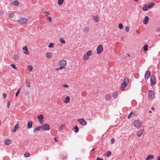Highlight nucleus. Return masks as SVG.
Instances as JSON below:
<instances>
[{
  "label": "nucleus",
  "mask_w": 160,
  "mask_h": 160,
  "mask_svg": "<svg viewBox=\"0 0 160 160\" xmlns=\"http://www.w3.org/2000/svg\"><path fill=\"white\" fill-rule=\"evenodd\" d=\"M129 79L128 77L124 78V80L123 82L122 83L121 86V89L122 91H124L125 89V87L127 86L129 82Z\"/></svg>",
  "instance_id": "obj_1"
},
{
  "label": "nucleus",
  "mask_w": 160,
  "mask_h": 160,
  "mask_svg": "<svg viewBox=\"0 0 160 160\" xmlns=\"http://www.w3.org/2000/svg\"><path fill=\"white\" fill-rule=\"evenodd\" d=\"M142 124V122L139 120H135L134 122V126L138 128H139L141 127Z\"/></svg>",
  "instance_id": "obj_2"
},
{
  "label": "nucleus",
  "mask_w": 160,
  "mask_h": 160,
  "mask_svg": "<svg viewBox=\"0 0 160 160\" xmlns=\"http://www.w3.org/2000/svg\"><path fill=\"white\" fill-rule=\"evenodd\" d=\"M41 128L43 130L48 131L50 129V126L48 124L46 123L41 125Z\"/></svg>",
  "instance_id": "obj_3"
},
{
  "label": "nucleus",
  "mask_w": 160,
  "mask_h": 160,
  "mask_svg": "<svg viewBox=\"0 0 160 160\" xmlns=\"http://www.w3.org/2000/svg\"><path fill=\"white\" fill-rule=\"evenodd\" d=\"M27 22V20L25 18H22L18 21V24L20 25H22L25 24Z\"/></svg>",
  "instance_id": "obj_4"
},
{
  "label": "nucleus",
  "mask_w": 160,
  "mask_h": 160,
  "mask_svg": "<svg viewBox=\"0 0 160 160\" xmlns=\"http://www.w3.org/2000/svg\"><path fill=\"white\" fill-rule=\"evenodd\" d=\"M103 46L101 45H99L97 48V53L98 54L101 53L103 50Z\"/></svg>",
  "instance_id": "obj_5"
},
{
  "label": "nucleus",
  "mask_w": 160,
  "mask_h": 160,
  "mask_svg": "<svg viewBox=\"0 0 160 160\" xmlns=\"http://www.w3.org/2000/svg\"><path fill=\"white\" fill-rule=\"evenodd\" d=\"M156 82V79L153 76H151L150 78V84L151 86H153Z\"/></svg>",
  "instance_id": "obj_6"
},
{
  "label": "nucleus",
  "mask_w": 160,
  "mask_h": 160,
  "mask_svg": "<svg viewBox=\"0 0 160 160\" xmlns=\"http://www.w3.org/2000/svg\"><path fill=\"white\" fill-rule=\"evenodd\" d=\"M154 97L153 91L152 90H149L148 91V98L149 99H152Z\"/></svg>",
  "instance_id": "obj_7"
},
{
  "label": "nucleus",
  "mask_w": 160,
  "mask_h": 160,
  "mask_svg": "<svg viewBox=\"0 0 160 160\" xmlns=\"http://www.w3.org/2000/svg\"><path fill=\"white\" fill-rule=\"evenodd\" d=\"M78 121L82 126L86 125L87 124L86 121L83 118L78 119Z\"/></svg>",
  "instance_id": "obj_8"
},
{
  "label": "nucleus",
  "mask_w": 160,
  "mask_h": 160,
  "mask_svg": "<svg viewBox=\"0 0 160 160\" xmlns=\"http://www.w3.org/2000/svg\"><path fill=\"white\" fill-rule=\"evenodd\" d=\"M67 61L65 60H62L60 61L59 65L61 66L64 67L67 64Z\"/></svg>",
  "instance_id": "obj_9"
},
{
  "label": "nucleus",
  "mask_w": 160,
  "mask_h": 160,
  "mask_svg": "<svg viewBox=\"0 0 160 160\" xmlns=\"http://www.w3.org/2000/svg\"><path fill=\"white\" fill-rule=\"evenodd\" d=\"M151 75V73L149 71H147L145 73V78L147 80L150 77Z\"/></svg>",
  "instance_id": "obj_10"
},
{
  "label": "nucleus",
  "mask_w": 160,
  "mask_h": 160,
  "mask_svg": "<svg viewBox=\"0 0 160 160\" xmlns=\"http://www.w3.org/2000/svg\"><path fill=\"white\" fill-rule=\"evenodd\" d=\"M10 5L11 6H12V5H14L15 6H18L19 5V3L18 1L15 0L13 2H12L11 3H10Z\"/></svg>",
  "instance_id": "obj_11"
},
{
  "label": "nucleus",
  "mask_w": 160,
  "mask_h": 160,
  "mask_svg": "<svg viewBox=\"0 0 160 160\" xmlns=\"http://www.w3.org/2000/svg\"><path fill=\"white\" fill-rule=\"evenodd\" d=\"M149 20V18L148 16H146L143 20V22L144 24L146 25L148 23Z\"/></svg>",
  "instance_id": "obj_12"
},
{
  "label": "nucleus",
  "mask_w": 160,
  "mask_h": 160,
  "mask_svg": "<svg viewBox=\"0 0 160 160\" xmlns=\"http://www.w3.org/2000/svg\"><path fill=\"white\" fill-rule=\"evenodd\" d=\"M89 31V28L88 26H86L83 29V32L86 33H88Z\"/></svg>",
  "instance_id": "obj_13"
},
{
  "label": "nucleus",
  "mask_w": 160,
  "mask_h": 160,
  "mask_svg": "<svg viewBox=\"0 0 160 160\" xmlns=\"http://www.w3.org/2000/svg\"><path fill=\"white\" fill-rule=\"evenodd\" d=\"M23 50L25 51L24 52V53L28 55L29 54V52L28 51V49L27 46H24L22 48Z\"/></svg>",
  "instance_id": "obj_14"
},
{
  "label": "nucleus",
  "mask_w": 160,
  "mask_h": 160,
  "mask_svg": "<svg viewBox=\"0 0 160 160\" xmlns=\"http://www.w3.org/2000/svg\"><path fill=\"white\" fill-rule=\"evenodd\" d=\"M32 125V121H29L28 123V128H31Z\"/></svg>",
  "instance_id": "obj_15"
},
{
  "label": "nucleus",
  "mask_w": 160,
  "mask_h": 160,
  "mask_svg": "<svg viewBox=\"0 0 160 160\" xmlns=\"http://www.w3.org/2000/svg\"><path fill=\"white\" fill-rule=\"evenodd\" d=\"M154 157L153 155H148L147 157L146 158V160H150L151 159H152L154 158Z\"/></svg>",
  "instance_id": "obj_16"
},
{
  "label": "nucleus",
  "mask_w": 160,
  "mask_h": 160,
  "mask_svg": "<svg viewBox=\"0 0 160 160\" xmlns=\"http://www.w3.org/2000/svg\"><path fill=\"white\" fill-rule=\"evenodd\" d=\"M4 142L6 145H9L11 143V141L9 139H7L5 140Z\"/></svg>",
  "instance_id": "obj_17"
},
{
  "label": "nucleus",
  "mask_w": 160,
  "mask_h": 160,
  "mask_svg": "<svg viewBox=\"0 0 160 160\" xmlns=\"http://www.w3.org/2000/svg\"><path fill=\"white\" fill-rule=\"evenodd\" d=\"M143 130L142 129H140L137 133V136L138 137L140 136L141 135L142 133Z\"/></svg>",
  "instance_id": "obj_18"
},
{
  "label": "nucleus",
  "mask_w": 160,
  "mask_h": 160,
  "mask_svg": "<svg viewBox=\"0 0 160 160\" xmlns=\"http://www.w3.org/2000/svg\"><path fill=\"white\" fill-rule=\"evenodd\" d=\"M70 99V97L69 96H68L66 97L65 100L64 101V102L65 103H67L69 102Z\"/></svg>",
  "instance_id": "obj_19"
},
{
  "label": "nucleus",
  "mask_w": 160,
  "mask_h": 160,
  "mask_svg": "<svg viewBox=\"0 0 160 160\" xmlns=\"http://www.w3.org/2000/svg\"><path fill=\"white\" fill-rule=\"evenodd\" d=\"M92 51L91 50L87 52L86 54H85V56H89L92 54Z\"/></svg>",
  "instance_id": "obj_20"
},
{
  "label": "nucleus",
  "mask_w": 160,
  "mask_h": 160,
  "mask_svg": "<svg viewBox=\"0 0 160 160\" xmlns=\"http://www.w3.org/2000/svg\"><path fill=\"white\" fill-rule=\"evenodd\" d=\"M112 96L114 98H117L118 96V93L117 92L115 91L113 92L112 93Z\"/></svg>",
  "instance_id": "obj_21"
},
{
  "label": "nucleus",
  "mask_w": 160,
  "mask_h": 160,
  "mask_svg": "<svg viewBox=\"0 0 160 160\" xmlns=\"http://www.w3.org/2000/svg\"><path fill=\"white\" fill-rule=\"evenodd\" d=\"M148 8H148L147 5L146 4H145L142 9L143 11H147L148 10Z\"/></svg>",
  "instance_id": "obj_22"
},
{
  "label": "nucleus",
  "mask_w": 160,
  "mask_h": 160,
  "mask_svg": "<svg viewBox=\"0 0 160 160\" xmlns=\"http://www.w3.org/2000/svg\"><path fill=\"white\" fill-rule=\"evenodd\" d=\"M111 98V96L110 94H107L106 96V99L107 100H109Z\"/></svg>",
  "instance_id": "obj_23"
},
{
  "label": "nucleus",
  "mask_w": 160,
  "mask_h": 160,
  "mask_svg": "<svg viewBox=\"0 0 160 160\" xmlns=\"http://www.w3.org/2000/svg\"><path fill=\"white\" fill-rule=\"evenodd\" d=\"M93 20L95 21H96L97 22H98L99 21V18L97 16H94V17Z\"/></svg>",
  "instance_id": "obj_24"
},
{
  "label": "nucleus",
  "mask_w": 160,
  "mask_h": 160,
  "mask_svg": "<svg viewBox=\"0 0 160 160\" xmlns=\"http://www.w3.org/2000/svg\"><path fill=\"white\" fill-rule=\"evenodd\" d=\"M18 126V124H17L13 128V129L12 130V132H15L16 131L17 129L18 128H17V126Z\"/></svg>",
  "instance_id": "obj_25"
},
{
  "label": "nucleus",
  "mask_w": 160,
  "mask_h": 160,
  "mask_svg": "<svg viewBox=\"0 0 160 160\" xmlns=\"http://www.w3.org/2000/svg\"><path fill=\"white\" fill-rule=\"evenodd\" d=\"M64 0H58V4L60 6L63 3Z\"/></svg>",
  "instance_id": "obj_26"
},
{
  "label": "nucleus",
  "mask_w": 160,
  "mask_h": 160,
  "mask_svg": "<svg viewBox=\"0 0 160 160\" xmlns=\"http://www.w3.org/2000/svg\"><path fill=\"white\" fill-rule=\"evenodd\" d=\"M47 57L48 58H52V54L51 53H48L46 54Z\"/></svg>",
  "instance_id": "obj_27"
},
{
  "label": "nucleus",
  "mask_w": 160,
  "mask_h": 160,
  "mask_svg": "<svg viewBox=\"0 0 160 160\" xmlns=\"http://www.w3.org/2000/svg\"><path fill=\"white\" fill-rule=\"evenodd\" d=\"M13 57L15 60H18L19 59V57L18 55H14L13 56Z\"/></svg>",
  "instance_id": "obj_28"
},
{
  "label": "nucleus",
  "mask_w": 160,
  "mask_h": 160,
  "mask_svg": "<svg viewBox=\"0 0 160 160\" xmlns=\"http://www.w3.org/2000/svg\"><path fill=\"white\" fill-rule=\"evenodd\" d=\"M40 130V127H38L36 128L34 130V132L35 133H36L37 132H39Z\"/></svg>",
  "instance_id": "obj_29"
},
{
  "label": "nucleus",
  "mask_w": 160,
  "mask_h": 160,
  "mask_svg": "<svg viewBox=\"0 0 160 160\" xmlns=\"http://www.w3.org/2000/svg\"><path fill=\"white\" fill-rule=\"evenodd\" d=\"M155 5V4L153 2L151 3L148 6V8H152V7Z\"/></svg>",
  "instance_id": "obj_30"
},
{
  "label": "nucleus",
  "mask_w": 160,
  "mask_h": 160,
  "mask_svg": "<svg viewBox=\"0 0 160 160\" xmlns=\"http://www.w3.org/2000/svg\"><path fill=\"white\" fill-rule=\"evenodd\" d=\"M148 46L147 44L143 46V50L144 51L146 52L148 51Z\"/></svg>",
  "instance_id": "obj_31"
},
{
  "label": "nucleus",
  "mask_w": 160,
  "mask_h": 160,
  "mask_svg": "<svg viewBox=\"0 0 160 160\" xmlns=\"http://www.w3.org/2000/svg\"><path fill=\"white\" fill-rule=\"evenodd\" d=\"M74 128L75 129L74 131L75 132H78L79 128L77 126L74 127Z\"/></svg>",
  "instance_id": "obj_32"
},
{
  "label": "nucleus",
  "mask_w": 160,
  "mask_h": 160,
  "mask_svg": "<svg viewBox=\"0 0 160 160\" xmlns=\"http://www.w3.org/2000/svg\"><path fill=\"white\" fill-rule=\"evenodd\" d=\"M111 153L110 151H108L106 152V156L107 157H109L111 155Z\"/></svg>",
  "instance_id": "obj_33"
},
{
  "label": "nucleus",
  "mask_w": 160,
  "mask_h": 160,
  "mask_svg": "<svg viewBox=\"0 0 160 160\" xmlns=\"http://www.w3.org/2000/svg\"><path fill=\"white\" fill-rule=\"evenodd\" d=\"M14 13H9V17L10 18H12L14 17Z\"/></svg>",
  "instance_id": "obj_34"
},
{
  "label": "nucleus",
  "mask_w": 160,
  "mask_h": 160,
  "mask_svg": "<svg viewBox=\"0 0 160 160\" xmlns=\"http://www.w3.org/2000/svg\"><path fill=\"white\" fill-rule=\"evenodd\" d=\"M30 155V154L28 152H26L24 154V156L26 157H29Z\"/></svg>",
  "instance_id": "obj_35"
},
{
  "label": "nucleus",
  "mask_w": 160,
  "mask_h": 160,
  "mask_svg": "<svg viewBox=\"0 0 160 160\" xmlns=\"http://www.w3.org/2000/svg\"><path fill=\"white\" fill-rule=\"evenodd\" d=\"M54 45V44L53 43L51 42L49 45L48 46L49 48H53Z\"/></svg>",
  "instance_id": "obj_36"
},
{
  "label": "nucleus",
  "mask_w": 160,
  "mask_h": 160,
  "mask_svg": "<svg viewBox=\"0 0 160 160\" xmlns=\"http://www.w3.org/2000/svg\"><path fill=\"white\" fill-rule=\"evenodd\" d=\"M60 42L62 43H65V41L63 38H60Z\"/></svg>",
  "instance_id": "obj_37"
},
{
  "label": "nucleus",
  "mask_w": 160,
  "mask_h": 160,
  "mask_svg": "<svg viewBox=\"0 0 160 160\" xmlns=\"http://www.w3.org/2000/svg\"><path fill=\"white\" fill-rule=\"evenodd\" d=\"M64 127V125H62L59 128V131H61L62 130V128H63Z\"/></svg>",
  "instance_id": "obj_38"
},
{
  "label": "nucleus",
  "mask_w": 160,
  "mask_h": 160,
  "mask_svg": "<svg viewBox=\"0 0 160 160\" xmlns=\"http://www.w3.org/2000/svg\"><path fill=\"white\" fill-rule=\"evenodd\" d=\"M118 27L120 29H122L123 27L122 24V23L119 24L118 25Z\"/></svg>",
  "instance_id": "obj_39"
},
{
  "label": "nucleus",
  "mask_w": 160,
  "mask_h": 160,
  "mask_svg": "<svg viewBox=\"0 0 160 160\" xmlns=\"http://www.w3.org/2000/svg\"><path fill=\"white\" fill-rule=\"evenodd\" d=\"M20 88L17 91V92H16V94H15V96H16V97H17L18 96V95L19 93V92H20Z\"/></svg>",
  "instance_id": "obj_40"
},
{
  "label": "nucleus",
  "mask_w": 160,
  "mask_h": 160,
  "mask_svg": "<svg viewBox=\"0 0 160 160\" xmlns=\"http://www.w3.org/2000/svg\"><path fill=\"white\" fill-rule=\"evenodd\" d=\"M10 104V101H8L7 104V107L8 108H9Z\"/></svg>",
  "instance_id": "obj_41"
},
{
  "label": "nucleus",
  "mask_w": 160,
  "mask_h": 160,
  "mask_svg": "<svg viewBox=\"0 0 160 160\" xmlns=\"http://www.w3.org/2000/svg\"><path fill=\"white\" fill-rule=\"evenodd\" d=\"M126 55H127V56L128 57H127V58H128V60H130V55L129 53H127L126 54Z\"/></svg>",
  "instance_id": "obj_42"
},
{
  "label": "nucleus",
  "mask_w": 160,
  "mask_h": 160,
  "mask_svg": "<svg viewBox=\"0 0 160 160\" xmlns=\"http://www.w3.org/2000/svg\"><path fill=\"white\" fill-rule=\"evenodd\" d=\"M89 56H85V54L84 55L83 57V59L84 60H86L88 58Z\"/></svg>",
  "instance_id": "obj_43"
},
{
  "label": "nucleus",
  "mask_w": 160,
  "mask_h": 160,
  "mask_svg": "<svg viewBox=\"0 0 160 160\" xmlns=\"http://www.w3.org/2000/svg\"><path fill=\"white\" fill-rule=\"evenodd\" d=\"M3 99H5L7 96V94L6 93H3Z\"/></svg>",
  "instance_id": "obj_44"
},
{
  "label": "nucleus",
  "mask_w": 160,
  "mask_h": 160,
  "mask_svg": "<svg viewBox=\"0 0 160 160\" xmlns=\"http://www.w3.org/2000/svg\"><path fill=\"white\" fill-rule=\"evenodd\" d=\"M129 27L127 26L125 28V30L126 32H128L129 31Z\"/></svg>",
  "instance_id": "obj_45"
},
{
  "label": "nucleus",
  "mask_w": 160,
  "mask_h": 160,
  "mask_svg": "<svg viewBox=\"0 0 160 160\" xmlns=\"http://www.w3.org/2000/svg\"><path fill=\"white\" fill-rule=\"evenodd\" d=\"M110 141H111V144L115 142L114 139L113 138H112L111 139V140Z\"/></svg>",
  "instance_id": "obj_46"
},
{
  "label": "nucleus",
  "mask_w": 160,
  "mask_h": 160,
  "mask_svg": "<svg viewBox=\"0 0 160 160\" xmlns=\"http://www.w3.org/2000/svg\"><path fill=\"white\" fill-rule=\"evenodd\" d=\"M10 66L12 67L13 68L15 69H17V68L16 67L15 65L14 64H12L10 65Z\"/></svg>",
  "instance_id": "obj_47"
},
{
  "label": "nucleus",
  "mask_w": 160,
  "mask_h": 160,
  "mask_svg": "<svg viewBox=\"0 0 160 160\" xmlns=\"http://www.w3.org/2000/svg\"><path fill=\"white\" fill-rule=\"evenodd\" d=\"M133 112L132 111L130 112V113L129 114V115H128V118H131V115L133 113Z\"/></svg>",
  "instance_id": "obj_48"
},
{
  "label": "nucleus",
  "mask_w": 160,
  "mask_h": 160,
  "mask_svg": "<svg viewBox=\"0 0 160 160\" xmlns=\"http://www.w3.org/2000/svg\"><path fill=\"white\" fill-rule=\"evenodd\" d=\"M28 69L31 71H32V67L31 66H30L28 67Z\"/></svg>",
  "instance_id": "obj_49"
},
{
  "label": "nucleus",
  "mask_w": 160,
  "mask_h": 160,
  "mask_svg": "<svg viewBox=\"0 0 160 160\" xmlns=\"http://www.w3.org/2000/svg\"><path fill=\"white\" fill-rule=\"evenodd\" d=\"M48 20L50 22H51L52 21V19L50 17H48Z\"/></svg>",
  "instance_id": "obj_50"
},
{
  "label": "nucleus",
  "mask_w": 160,
  "mask_h": 160,
  "mask_svg": "<svg viewBox=\"0 0 160 160\" xmlns=\"http://www.w3.org/2000/svg\"><path fill=\"white\" fill-rule=\"evenodd\" d=\"M65 68L64 67L61 66L58 68H57L56 70H58L59 69H62L64 68Z\"/></svg>",
  "instance_id": "obj_51"
},
{
  "label": "nucleus",
  "mask_w": 160,
  "mask_h": 160,
  "mask_svg": "<svg viewBox=\"0 0 160 160\" xmlns=\"http://www.w3.org/2000/svg\"><path fill=\"white\" fill-rule=\"evenodd\" d=\"M44 116L42 114H41V120L43 119Z\"/></svg>",
  "instance_id": "obj_52"
},
{
  "label": "nucleus",
  "mask_w": 160,
  "mask_h": 160,
  "mask_svg": "<svg viewBox=\"0 0 160 160\" xmlns=\"http://www.w3.org/2000/svg\"><path fill=\"white\" fill-rule=\"evenodd\" d=\"M95 160H103V159L99 157H98Z\"/></svg>",
  "instance_id": "obj_53"
},
{
  "label": "nucleus",
  "mask_w": 160,
  "mask_h": 160,
  "mask_svg": "<svg viewBox=\"0 0 160 160\" xmlns=\"http://www.w3.org/2000/svg\"><path fill=\"white\" fill-rule=\"evenodd\" d=\"M44 13L45 15L47 17H48V15L49 14V13L48 12H45Z\"/></svg>",
  "instance_id": "obj_54"
},
{
  "label": "nucleus",
  "mask_w": 160,
  "mask_h": 160,
  "mask_svg": "<svg viewBox=\"0 0 160 160\" xmlns=\"http://www.w3.org/2000/svg\"><path fill=\"white\" fill-rule=\"evenodd\" d=\"M27 86L28 87H30V84L28 82H27L26 83Z\"/></svg>",
  "instance_id": "obj_55"
},
{
  "label": "nucleus",
  "mask_w": 160,
  "mask_h": 160,
  "mask_svg": "<svg viewBox=\"0 0 160 160\" xmlns=\"http://www.w3.org/2000/svg\"><path fill=\"white\" fill-rule=\"evenodd\" d=\"M63 87L65 88H67L68 87V86L67 84H64L63 85Z\"/></svg>",
  "instance_id": "obj_56"
},
{
  "label": "nucleus",
  "mask_w": 160,
  "mask_h": 160,
  "mask_svg": "<svg viewBox=\"0 0 160 160\" xmlns=\"http://www.w3.org/2000/svg\"><path fill=\"white\" fill-rule=\"evenodd\" d=\"M39 119L40 121V115H39L37 117Z\"/></svg>",
  "instance_id": "obj_57"
},
{
  "label": "nucleus",
  "mask_w": 160,
  "mask_h": 160,
  "mask_svg": "<svg viewBox=\"0 0 160 160\" xmlns=\"http://www.w3.org/2000/svg\"><path fill=\"white\" fill-rule=\"evenodd\" d=\"M151 109L152 111L154 110V108L153 107H151Z\"/></svg>",
  "instance_id": "obj_58"
},
{
  "label": "nucleus",
  "mask_w": 160,
  "mask_h": 160,
  "mask_svg": "<svg viewBox=\"0 0 160 160\" xmlns=\"http://www.w3.org/2000/svg\"><path fill=\"white\" fill-rule=\"evenodd\" d=\"M44 121L43 119L41 120V124H42L43 123Z\"/></svg>",
  "instance_id": "obj_59"
},
{
  "label": "nucleus",
  "mask_w": 160,
  "mask_h": 160,
  "mask_svg": "<svg viewBox=\"0 0 160 160\" xmlns=\"http://www.w3.org/2000/svg\"><path fill=\"white\" fill-rule=\"evenodd\" d=\"M94 150H95L94 148H93V149L91 150V152L90 153H91L92 152H93V151H94Z\"/></svg>",
  "instance_id": "obj_60"
},
{
  "label": "nucleus",
  "mask_w": 160,
  "mask_h": 160,
  "mask_svg": "<svg viewBox=\"0 0 160 160\" xmlns=\"http://www.w3.org/2000/svg\"><path fill=\"white\" fill-rule=\"evenodd\" d=\"M54 140H55V141L56 142H58V140L56 138H54Z\"/></svg>",
  "instance_id": "obj_61"
},
{
  "label": "nucleus",
  "mask_w": 160,
  "mask_h": 160,
  "mask_svg": "<svg viewBox=\"0 0 160 160\" xmlns=\"http://www.w3.org/2000/svg\"><path fill=\"white\" fill-rule=\"evenodd\" d=\"M158 160H160V157H159L158 159Z\"/></svg>",
  "instance_id": "obj_62"
},
{
  "label": "nucleus",
  "mask_w": 160,
  "mask_h": 160,
  "mask_svg": "<svg viewBox=\"0 0 160 160\" xmlns=\"http://www.w3.org/2000/svg\"><path fill=\"white\" fill-rule=\"evenodd\" d=\"M149 113H152V111H149Z\"/></svg>",
  "instance_id": "obj_63"
},
{
  "label": "nucleus",
  "mask_w": 160,
  "mask_h": 160,
  "mask_svg": "<svg viewBox=\"0 0 160 160\" xmlns=\"http://www.w3.org/2000/svg\"><path fill=\"white\" fill-rule=\"evenodd\" d=\"M134 1H135V2H137L138 1V0H133Z\"/></svg>",
  "instance_id": "obj_64"
}]
</instances>
